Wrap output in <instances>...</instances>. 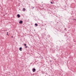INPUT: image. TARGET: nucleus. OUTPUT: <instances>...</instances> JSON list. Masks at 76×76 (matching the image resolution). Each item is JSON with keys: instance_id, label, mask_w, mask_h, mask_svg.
<instances>
[{"instance_id": "0eeeda50", "label": "nucleus", "mask_w": 76, "mask_h": 76, "mask_svg": "<svg viewBox=\"0 0 76 76\" xmlns=\"http://www.w3.org/2000/svg\"><path fill=\"white\" fill-rule=\"evenodd\" d=\"M74 20H75V21H76V19H74Z\"/></svg>"}, {"instance_id": "f257e3e1", "label": "nucleus", "mask_w": 76, "mask_h": 76, "mask_svg": "<svg viewBox=\"0 0 76 76\" xmlns=\"http://www.w3.org/2000/svg\"><path fill=\"white\" fill-rule=\"evenodd\" d=\"M32 71L33 72H35L36 71V69L35 68H33L32 69Z\"/></svg>"}, {"instance_id": "ddd939ff", "label": "nucleus", "mask_w": 76, "mask_h": 76, "mask_svg": "<svg viewBox=\"0 0 76 76\" xmlns=\"http://www.w3.org/2000/svg\"><path fill=\"white\" fill-rule=\"evenodd\" d=\"M66 28H65V29H64L65 31H66Z\"/></svg>"}, {"instance_id": "6ab92c4d", "label": "nucleus", "mask_w": 76, "mask_h": 76, "mask_svg": "<svg viewBox=\"0 0 76 76\" xmlns=\"http://www.w3.org/2000/svg\"><path fill=\"white\" fill-rule=\"evenodd\" d=\"M29 20V19H28V20Z\"/></svg>"}, {"instance_id": "7ed1b4c3", "label": "nucleus", "mask_w": 76, "mask_h": 76, "mask_svg": "<svg viewBox=\"0 0 76 76\" xmlns=\"http://www.w3.org/2000/svg\"><path fill=\"white\" fill-rule=\"evenodd\" d=\"M19 50L20 51H22V47H20L19 48Z\"/></svg>"}, {"instance_id": "f8f14e48", "label": "nucleus", "mask_w": 76, "mask_h": 76, "mask_svg": "<svg viewBox=\"0 0 76 76\" xmlns=\"http://www.w3.org/2000/svg\"><path fill=\"white\" fill-rule=\"evenodd\" d=\"M52 61H51V60H50V63H51V62Z\"/></svg>"}, {"instance_id": "39448f33", "label": "nucleus", "mask_w": 76, "mask_h": 76, "mask_svg": "<svg viewBox=\"0 0 76 76\" xmlns=\"http://www.w3.org/2000/svg\"><path fill=\"white\" fill-rule=\"evenodd\" d=\"M35 26H38V24L37 23H36L35 25Z\"/></svg>"}, {"instance_id": "1a4fd4ad", "label": "nucleus", "mask_w": 76, "mask_h": 76, "mask_svg": "<svg viewBox=\"0 0 76 76\" xmlns=\"http://www.w3.org/2000/svg\"><path fill=\"white\" fill-rule=\"evenodd\" d=\"M24 45H25V46H26V44H24Z\"/></svg>"}, {"instance_id": "9d476101", "label": "nucleus", "mask_w": 76, "mask_h": 76, "mask_svg": "<svg viewBox=\"0 0 76 76\" xmlns=\"http://www.w3.org/2000/svg\"><path fill=\"white\" fill-rule=\"evenodd\" d=\"M50 3H51V4H53V3L52 2H51Z\"/></svg>"}, {"instance_id": "dca6fc26", "label": "nucleus", "mask_w": 76, "mask_h": 76, "mask_svg": "<svg viewBox=\"0 0 76 76\" xmlns=\"http://www.w3.org/2000/svg\"><path fill=\"white\" fill-rule=\"evenodd\" d=\"M12 38H13V36H12Z\"/></svg>"}, {"instance_id": "6e6552de", "label": "nucleus", "mask_w": 76, "mask_h": 76, "mask_svg": "<svg viewBox=\"0 0 76 76\" xmlns=\"http://www.w3.org/2000/svg\"><path fill=\"white\" fill-rule=\"evenodd\" d=\"M48 37H49V38H50V35H48Z\"/></svg>"}, {"instance_id": "f3484780", "label": "nucleus", "mask_w": 76, "mask_h": 76, "mask_svg": "<svg viewBox=\"0 0 76 76\" xmlns=\"http://www.w3.org/2000/svg\"><path fill=\"white\" fill-rule=\"evenodd\" d=\"M50 22H52V21H51Z\"/></svg>"}, {"instance_id": "f03ea898", "label": "nucleus", "mask_w": 76, "mask_h": 76, "mask_svg": "<svg viewBox=\"0 0 76 76\" xmlns=\"http://www.w3.org/2000/svg\"><path fill=\"white\" fill-rule=\"evenodd\" d=\"M19 23H20V24H22V23H23V21L22 20H20L19 22Z\"/></svg>"}, {"instance_id": "423d86ee", "label": "nucleus", "mask_w": 76, "mask_h": 76, "mask_svg": "<svg viewBox=\"0 0 76 76\" xmlns=\"http://www.w3.org/2000/svg\"><path fill=\"white\" fill-rule=\"evenodd\" d=\"M25 10H26V9H25V8H23V12H25Z\"/></svg>"}, {"instance_id": "4468645a", "label": "nucleus", "mask_w": 76, "mask_h": 76, "mask_svg": "<svg viewBox=\"0 0 76 76\" xmlns=\"http://www.w3.org/2000/svg\"><path fill=\"white\" fill-rule=\"evenodd\" d=\"M7 35H8V36H9V35L8 34H7Z\"/></svg>"}, {"instance_id": "20e7f679", "label": "nucleus", "mask_w": 76, "mask_h": 76, "mask_svg": "<svg viewBox=\"0 0 76 76\" xmlns=\"http://www.w3.org/2000/svg\"><path fill=\"white\" fill-rule=\"evenodd\" d=\"M17 16H18V18H20V15L19 14H18L17 15Z\"/></svg>"}, {"instance_id": "2eb2a0df", "label": "nucleus", "mask_w": 76, "mask_h": 76, "mask_svg": "<svg viewBox=\"0 0 76 76\" xmlns=\"http://www.w3.org/2000/svg\"><path fill=\"white\" fill-rule=\"evenodd\" d=\"M32 8H33V9H34V7H32Z\"/></svg>"}, {"instance_id": "9b49d317", "label": "nucleus", "mask_w": 76, "mask_h": 76, "mask_svg": "<svg viewBox=\"0 0 76 76\" xmlns=\"http://www.w3.org/2000/svg\"><path fill=\"white\" fill-rule=\"evenodd\" d=\"M28 46H26L25 47V48H28Z\"/></svg>"}, {"instance_id": "a211bd4d", "label": "nucleus", "mask_w": 76, "mask_h": 76, "mask_svg": "<svg viewBox=\"0 0 76 76\" xmlns=\"http://www.w3.org/2000/svg\"><path fill=\"white\" fill-rule=\"evenodd\" d=\"M8 32H7V34H8Z\"/></svg>"}]
</instances>
